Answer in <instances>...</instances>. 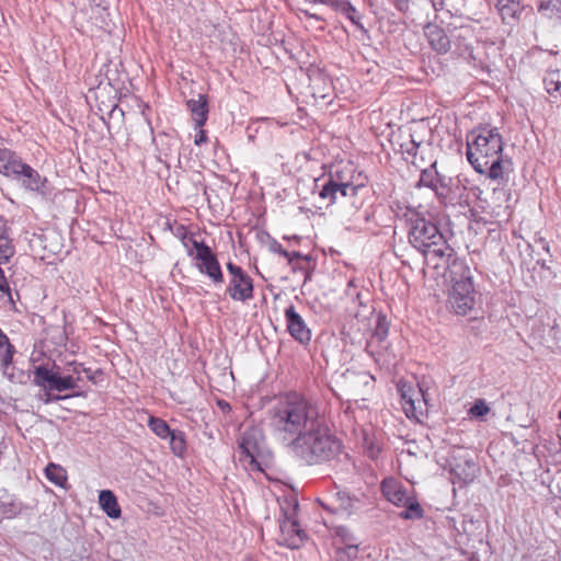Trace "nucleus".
I'll return each mask as SVG.
<instances>
[{"label":"nucleus","instance_id":"nucleus-12","mask_svg":"<svg viewBox=\"0 0 561 561\" xmlns=\"http://www.w3.org/2000/svg\"><path fill=\"white\" fill-rule=\"evenodd\" d=\"M285 318L287 322L288 332L294 339H296L300 343H306L310 341V330L306 327L305 321L297 313L294 306H290L285 310Z\"/></svg>","mask_w":561,"mask_h":561},{"label":"nucleus","instance_id":"nucleus-44","mask_svg":"<svg viewBox=\"0 0 561 561\" xmlns=\"http://www.w3.org/2000/svg\"><path fill=\"white\" fill-rule=\"evenodd\" d=\"M192 244L194 249L196 250V260L201 257V253L203 252V249L205 250H211L207 244H205L202 241L192 240Z\"/></svg>","mask_w":561,"mask_h":561},{"label":"nucleus","instance_id":"nucleus-29","mask_svg":"<svg viewBox=\"0 0 561 561\" xmlns=\"http://www.w3.org/2000/svg\"><path fill=\"white\" fill-rule=\"evenodd\" d=\"M345 382L350 386L357 387L359 385H369L374 380L373 376L367 371H353L347 369L343 374Z\"/></svg>","mask_w":561,"mask_h":561},{"label":"nucleus","instance_id":"nucleus-26","mask_svg":"<svg viewBox=\"0 0 561 561\" xmlns=\"http://www.w3.org/2000/svg\"><path fill=\"white\" fill-rule=\"evenodd\" d=\"M15 350L0 329V367L3 371L11 365Z\"/></svg>","mask_w":561,"mask_h":561},{"label":"nucleus","instance_id":"nucleus-43","mask_svg":"<svg viewBox=\"0 0 561 561\" xmlns=\"http://www.w3.org/2000/svg\"><path fill=\"white\" fill-rule=\"evenodd\" d=\"M337 536H339V537H341V539H342V541H343L344 546H346V543H347V542H355V540H354V538H353L352 534H350V533L347 531V529H345V528H342V527H341V528H339V529H337Z\"/></svg>","mask_w":561,"mask_h":561},{"label":"nucleus","instance_id":"nucleus-54","mask_svg":"<svg viewBox=\"0 0 561 561\" xmlns=\"http://www.w3.org/2000/svg\"><path fill=\"white\" fill-rule=\"evenodd\" d=\"M5 279L3 271L0 268V282Z\"/></svg>","mask_w":561,"mask_h":561},{"label":"nucleus","instance_id":"nucleus-16","mask_svg":"<svg viewBox=\"0 0 561 561\" xmlns=\"http://www.w3.org/2000/svg\"><path fill=\"white\" fill-rule=\"evenodd\" d=\"M510 202V193L504 187H494L491 195L486 199L488 208L496 218L507 216Z\"/></svg>","mask_w":561,"mask_h":561},{"label":"nucleus","instance_id":"nucleus-15","mask_svg":"<svg viewBox=\"0 0 561 561\" xmlns=\"http://www.w3.org/2000/svg\"><path fill=\"white\" fill-rule=\"evenodd\" d=\"M401 392V398L403 400V410L408 417H416L417 409L421 404V397L424 403H426V398L423 390L420 388L417 391H414L411 387H407L405 383L401 385L399 388Z\"/></svg>","mask_w":561,"mask_h":561},{"label":"nucleus","instance_id":"nucleus-19","mask_svg":"<svg viewBox=\"0 0 561 561\" xmlns=\"http://www.w3.org/2000/svg\"><path fill=\"white\" fill-rule=\"evenodd\" d=\"M187 107L192 113L195 126L201 128L205 125L208 115L207 98L204 94H198V99H191L187 101Z\"/></svg>","mask_w":561,"mask_h":561},{"label":"nucleus","instance_id":"nucleus-35","mask_svg":"<svg viewBox=\"0 0 561 561\" xmlns=\"http://www.w3.org/2000/svg\"><path fill=\"white\" fill-rule=\"evenodd\" d=\"M22 511V504L14 500L10 502H0V515L5 518H13Z\"/></svg>","mask_w":561,"mask_h":561},{"label":"nucleus","instance_id":"nucleus-46","mask_svg":"<svg viewBox=\"0 0 561 561\" xmlns=\"http://www.w3.org/2000/svg\"><path fill=\"white\" fill-rule=\"evenodd\" d=\"M206 140H207L206 133L201 127L198 133L195 136V145L199 146V145L206 142Z\"/></svg>","mask_w":561,"mask_h":561},{"label":"nucleus","instance_id":"nucleus-40","mask_svg":"<svg viewBox=\"0 0 561 561\" xmlns=\"http://www.w3.org/2000/svg\"><path fill=\"white\" fill-rule=\"evenodd\" d=\"M336 496L341 501L340 507L343 510H348L352 507V499L345 492H337Z\"/></svg>","mask_w":561,"mask_h":561},{"label":"nucleus","instance_id":"nucleus-51","mask_svg":"<svg viewBox=\"0 0 561 561\" xmlns=\"http://www.w3.org/2000/svg\"><path fill=\"white\" fill-rule=\"evenodd\" d=\"M65 398H66V397H60V396H55V397H53V398H49V397H48V398L45 400V402L57 401V400L65 399Z\"/></svg>","mask_w":561,"mask_h":561},{"label":"nucleus","instance_id":"nucleus-39","mask_svg":"<svg viewBox=\"0 0 561 561\" xmlns=\"http://www.w3.org/2000/svg\"><path fill=\"white\" fill-rule=\"evenodd\" d=\"M560 0H538V10L543 13L558 11Z\"/></svg>","mask_w":561,"mask_h":561},{"label":"nucleus","instance_id":"nucleus-36","mask_svg":"<svg viewBox=\"0 0 561 561\" xmlns=\"http://www.w3.org/2000/svg\"><path fill=\"white\" fill-rule=\"evenodd\" d=\"M363 448L370 459H376L380 454L379 444L376 443L375 439L370 437L366 432H364Z\"/></svg>","mask_w":561,"mask_h":561},{"label":"nucleus","instance_id":"nucleus-48","mask_svg":"<svg viewBox=\"0 0 561 561\" xmlns=\"http://www.w3.org/2000/svg\"><path fill=\"white\" fill-rule=\"evenodd\" d=\"M301 13H304V14H305L307 18H309V19H314V20H317V21H324V19H323V18H321V16H320V15H318L317 13H312V12H310V11H309V10H307V9L301 10Z\"/></svg>","mask_w":561,"mask_h":561},{"label":"nucleus","instance_id":"nucleus-52","mask_svg":"<svg viewBox=\"0 0 561 561\" xmlns=\"http://www.w3.org/2000/svg\"><path fill=\"white\" fill-rule=\"evenodd\" d=\"M290 253H291V261H293L294 259H299V257H301V254H300L299 252H290Z\"/></svg>","mask_w":561,"mask_h":561},{"label":"nucleus","instance_id":"nucleus-18","mask_svg":"<svg viewBox=\"0 0 561 561\" xmlns=\"http://www.w3.org/2000/svg\"><path fill=\"white\" fill-rule=\"evenodd\" d=\"M431 47L438 54H445L450 48V41L445 31L435 24H427L424 28Z\"/></svg>","mask_w":561,"mask_h":561},{"label":"nucleus","instance_id":"nucleus-49","mask_svg":"<svg viewBox=\"0 0 561 561\" xmlns=\"http://www.w3.org/2000/svg\"><path fill=\"white\" fill-rule=\"evenodd\" d=\"M379 329L377 331V334L380 335V339H382L383 335L387 334V330L379 323Z\"/></svg>","mask_w":561,"mask_h":561},{"label":"nucleus","instance_id":"nucleus-24","mask_svg":"<svg viewBox=\"0 0 561 561\" xmlns=\"http://www.w3.org/2000/svg\"><path fill=\"white\" fill-rule=\"evenodd\" d=\"M543 84L552 103L561 101V73L559 70L549 71L543 78Z\"/></svg>","mask_w":561,"mask_h":561},{"label":"nucleus","instance_id":"nucleus-56","mask_svg":"<svg viewBox=\"0 0 561 561\" xmlns=\"http://www.w3.org/2000/svg\"><path fill=\"white\" fill-rule=\"evenodd\" d=\"M408 453H409L410 455H415V453L413 451V448L408 449Z\"/></svg>","mask_w":561,"mask_h":561},{"label":"nucleus","instance_id":"nucleus-42","mask_svg":"<svg viewBox=\"0 0 561 561\" xmlns=\"http://www.w3.org/2000/svg\"><path fill=\"white\" fill-rule=\"evenodd\" d=\"M310 2L325 4L337 11L343 0H310Z\"/></svg>","mask_w":561,"mask_h":561},{"label":"nucleus","instance_id":"nucleus-41","mask_svg":"<svg viewBox=\"0 0 561 561\" xmlns=\"http://www.w3.org/2000/svg\"><path fill=\"white\" fill-rule=\"evenodd\" d=\"M271 250L273 252H276V253H279L280 255H283L284 257H286L288 260L289 263H291V253L288 252L287 250L283 249L282 244H279L278 242H274L272 245H271Z\"/></svg>","mask_w":561,"mask_h":561},{"label":"nucleus","instance_id":"nucleus-11","mask_svg":"<svg viewBox=\"0 0 561 561\" xmlns=\"http://www.w3.org/2000/svg\"><path fill=\"white\" fill-rule=\"evenodd\" d=\"M435 164L436 162L431 165V169L422 170L419 186L430 187L438 198L446 199L449 197V188L447 187L446 180L436 172Z\"/></svg>","mask_w":561,"mask_h":561},{"label":"nucleus","instance_id":"nucleus-9","mask_svg":"<svg viewBox=\"0 0 561 561\" xmlns=\"http://www.w3.org/2000/svg\"><path fill=\"white\" fill-rule=\"evenodd\" d=\"M448 302L457 314H467L474 306V288L471 276L463 273L459 279L453 278Z\"/></svg>","mask_w":561,"mask_h":561},{"label":"nucleus","instance_id":"nucleus-34","mask_svg":"<svg viewBox=\"0 0 561 561\" xmlns=\"http://www.w3.org/2000/svg\"><path fill=\"white\" fill-rule=\"evenodd\" d=\"M149 426L152 430V432L161 438L169 437V435L173 432L169 427L168 423L161 419L150 417Z\"/></svg>","mask_w":561,"mask_h":561},{"label":"nucleus","instance_id":"nucleus-20","mask_svg":"<svg viewBox=\"0 0 561 561\" xmlns=\"http://www.w3.org/2000/svg\"><path fill=\"white\" fill-rule=\"evenodd\" d=\"M354 188H357L354 196L345 192V195H339V201L336 202L345 208L346 215L355 214L364 204L363 193L366 192V187L363 184H357Z\"/></svg>","mask_w":561,"mask_h":561},{"label":"nucleus","instance_id":"nucleus-30","mask_svg":"<svg viewBox=\"0 0 561 561\" xmlns=\"http://www.w3.org/2000/svg\"><path fill=\"white\" fill-rule=\"evenodd\" d=\"M420 147L421 142L415 141L412 138V135H409V139L400 145V149L405 161L416 165V154Z\"/></svg>","mask_w":561,"mask_h":561},{"label":"nucleus","instance_id":"nucleus-50","mask_svg":"<svg viewBox=\"0 0 561 561\" xmlns=\"http://www.w3.org/2000/svg\"><path fill=\"white\" fill-rule=\"evenodd\" d=\"M433 7L435 10H438V8H442V0H432Z\"/></svg>","mask_w":561,"mask_h":561},{"label":"nucleus","instance_id":"nucleus-3","mask_svg":"<svg viewBox=\"0 0 561 561\" xmlns=\"http://www.w3.org/2000/svg\"><path fill=\"white\" fill-rule=\"evenodd\" d=\"M409 241L423 253L425 260L433 262L435 267L449 266L453 260V274L456 273V267L463 268V265L454 257V249L432 221L425 218L414 219L411 224Z\"/></svg>","mask_w":561,"mask_h":561},{"label":"nucleus","instance_id":"nucleus-2","mask_svg":"<svg viewBox=\"0 0 561 561\" xmlns=\"http://www.w3.org/2000/svg\"><path fill=\"white\" fill-rule=\"evenodd\" d=\"M502 151V136L495 128H482L477 135L472 133L471 141L468 139V161L477 172L499 184L506 183L513 172L512 160L504 158Z\"/></svg>","mask_w":561,"mask_h":561},{"label":"nucleus","instance_id":"nucleus-7","mask_svg":"<svg viewBox=\"0 0 561 561\" xmlns=\"http://www.w3.org/2000/svg\"><path fill=\"white\" fill-rule=\"evenodd\" d=\"M239 460L250 469H261L260 458L264 454L263 431L256 426L247 427L238 438Z\"/></svg>","mask_w":561,"mask_h":561},{"label":"nucleus","instance_id":"nucleus-32","mask_svg":"<svg viewBox=\"0 0 561 561\" xmlns=\"http://www.w3.org/2000/svg\"><path fill=\"white\" fill-rule=\"evenodd\" d=\"M337 11L345 15L358 28L364 30L360 23V14L348 1L343 0Z\"/></svg>","mask_w":561,"mask_h":561},{"label":"nucleus","instance_id":"nucleus-38","mask_svg":"<svg viewBox=\"0 0 561 561\" xmlns=\"http://www.w3.org/2000/svg\"><path fill=\"white\" fill-rule=\"evenodd\" d=\"M490 408L486 405L484 400H477L474 404L470 408L469 414L474 417H482L488 414Z\"/></svg>","mask_w":561,"mask_h":561},{"label":"nucleus","instance_id":"nucleus-13","mask_svg":"<svg viewBox=\"0 0 561 561\" xmlns=\"http://www.w3.org/2000/svg\"><path fill=\"white\" fill-rule=\"evenodd\" d=\"M197 267L201 273L206 274L214 283L221 284L224 275L216 255L211 250L203 249Z\"/></svg>","mask_w":561,"mask_h":561},{"label":"nucleus","instance_id":"nucleus-6","mask_svg":"<svg viewBox=\"0 0 561 561\" xmlns=\"http://www.w3.org/2000/svg\"><path fill=\"white\" fill-rule=\"evenodd\" d=\"M280 508L279 541L291 549H296L302 543L306 536L297 520L298 501L296 499H286Z\"/></svg>","mask_w":561,"mask_h":561},{"label":"nucleus","instance_id":"nucleus-21","mask_svg":"<svg viewBox=\"0 0 561 561\" xmlns=\"http://www.w3.org/2000/svg\"><path fill=\"white\" fill-rule=\"evenodd\" d=\"M478 472L479 467L472 459L465 458L462 463L451 465V473L465 483L473 481Z\"/></svg>","mask_w":561,"mask_h":561},{"label":"nucleus","instance_id":"nucleus-33","mask_svg":"<svg viewBox=\"0 0 561 561\" xmlns=\"http://www.w3.org/2000/svg\"><path fill=\"white\" fill-rule=\"evenodd\" d=\"M170 447L176 456H182L186 449L184 434L181 431H174L169 435Z\"/></svg>","mask_w":561,"mask_h":561},{"label":"nucleus","instance_id":"nucleus-25","mask_svg":"<svg viewBox=\"0 0 561 561\" xmlns=\"http://www.w3.org/2000/svg\"><path fill=\"white\" fill-rule=\"evenodd\" d=\"M14 254V247L8 234V227L0 216V260L7 262Z\"/></svg>","mask_w":561,"mask_h":561},{"label":"nucleus","instance_id":"nucleus-22","mask_svg":"<svg viewBox=\"0 0 561 561\" xmlns=\"http://www.w3.org/2000/svg\"><path fill=\"white\" fill-rule=\"evenodd\" d=\"M99 504L103 512L111 518H118L122 514L117 499L110 490H102L100 492Z\"/></svg>","mask_w":561,"mask_h":561},{"label":"nucleus","instance_id":"nucleus-1","mask_svg":"<svg viewBox=\"0 0 561 561\" xmlns=\"http://www.w3.org/2000/svg\"><path fill=\"white\" fill-rule=\"evenodd\" d=\"M320 421L317 407L297 392L280 397L272 409V425L282 442L288 446L299 445L306 433Z\"/></svg>","mask_w":561,"mask_h":561},{"label":"nucleus","instance_id":"nucleus-47","mask_svg":"<svg viewBox=\"0 0 561 561\" xmlns=\"http://www.w3.org/2000/svg\"><path fill=\"white\" fill-rule=\"evenodd\" d=\"M394 3L396 7L402 12L409 8V0H394Z\"/></svg>","mask_w":561,"mask_h":561},{"label":"nucleus","instance_id":"nucleus-17","mask_svg":"<svg viewBox=\"0 0 561 561\" xmlns=\"http://www.w3.org/2000/svg\"><path fill=\"white\" fill-rule=\"evenodd\" d=\"M381 491L383 496L397 506L405 505L411 496L402 484L394 479H385L381 483Z\"/></svg>","mask_w":561,"mask_h":561},{"label":"nucleus","instance_id":"nucleus-8","mask_svg":"<svg viewBox=\"0 0 561 561\" xmlns=\"http://www.w3.org/2000/svg\"><path fill=\"white\" fill-rule=\"evenodd\" d=\"M81 371L85 373L88 378H92L90 375L91 370L82 368L81 365H75L72 368V373L78 375L77 378H75L73 375L61 376L45 366H37L34 370V383L49 391L56 390L62 392L73 390L78 387Z\"/></svg>","mask_w":561,"mask_h":561},{"label":"nucleus","instance_id":"nucleus-10","mask_svg":"<svg viewBox=\"0 0 561 561\" xmlns=\"http://www.w3.org/2000/svg\"><path fill=\"white\" fill-rule=\"evenodd\" d=\"M227 270L232 278L227 288L230 298L239 301H247L253 297L252 278L238 265L229 262Z\"/></svg>","mask_w":561,"mask_h":561},{"label":"nucleus","instance_id":"nucleus-55","mask_svg":"<svg viewBox=\"0 0 561 561\" xmlns=\"http://www.w3.org/2000/svg\"><path fill=\"white\" fill-rule=\"evenodd\" d=\"M408 453H409L410 455H415V453L413 451V448L408 449Z\"/></svg>","mask_w":561,"mask_h":561},{"label":"nucleus","instance_id":"nucleus-45","mask_svg":"<svg viewBox=\"0 0 561 561\" xmlns=\"http://www.w3.org/2000/svg\"><path fill=\"white\" fill-rule=\"evenodd\" d=\"M3 295H7L9 297V299L12 300L10 286H9L7 279H2L0 282V297Z\"/></svg>","mask_w":561,"mask_h":561},{"label":"nucleus","instance_id":"nucleus-53","mask_svg":"<svg viewBox=\"0 0 561 561\" xmlns=\"http://www.w3.org/2000/svg\"><path fill=\"white\" fill-rule=\"evenodd\" d=\"M219 405L225 409V408H229V404L227 402H219Z\"/></svg>","mask_w":561,"mask_h":561},{"label":"nucleus","instance_id":"nucleus-37","mask_svg":"<svg viewBox=\"0 0 561 561\" xmlns=\"http://www.w3.org/2000/svg\"><path fill=\"white\" fill-rule=\"evenodd\" d=\"M358 545L356 542H347L343 548H337L340 561H352L357 557Z\"/></svg>","mask_w":561,"mask_h":561},{"label":"nucleus","instance_id":"nucleus-28","mask_svg":"<svg viewBox=\"0 0 561 561\" xmlns=\"http://www.w3.org/2000/svg\"><path fill=\"white\" fill-rule=\"evenodd\" d=\"M496 8L503 19L506 21L507 19L515 18L516 14L520 10V1L519 0H497Z\"/></svg>","mask_w":561,"mask_h":561},{"label":"nucleus","instance_id":"nucleus-57","mask_svg":"<svg viewBox=\"0 0 561 561\" xmlns=\"http://www.w3.org/2000/svg\"><path fill=\"white\" fill-rule=\"evenodd\" d=\"M560 417H561V413H560Z\"/></svg>","mask_w":561,"mask_h":561},{"label":"nucleus","instance_id":"nucleus-31","mask_svg":"<svg viewBox=\"0 0 561 561\" xmlns=\"http://www.w3.org/2000/svg\"><path fill=\"white\" fill-rule=\"evenodd\" d=\"M46 478L58 486H64L67 482L66 470L55 463H49L45 469Z\"/></svg>","mask_w":561,"mask_h":561},{"label":"nucleus","instance_id":"nucleus-23","mask_svg":"<svg viewBox=\"0 0 561 561\" xmlns=\"http://www.w3.org/2000/svg\"><path fill=\"white\" fill-rule=\"evenodd\" d=\"M22 160L9 150H0V173L14 179Z\"/></svg>","mask_w":561,"mask_h":561},{"label":"nucleus","instance_id":"nucleus-14","mask_svg":"<svg viewBox=\"0 0 561 561\" xmlns=\"http://www.w3.org/2000/svg\"><path fill=\"white\" fill-rule=\"evenodd\" d=\"M14 179L19 181L23 187L30 191H39L44 187L46 179L33 169L31 165L22 161Z\"/></svg>","mask_w":561,"mask_h":561},{"label":"nucleus","instance_id":"nucleus-27","mask_svg":"<svg viewBox=\"0 0 561 561\" xmlns=\"http://www.w3.org/2000/svg\"><path fill=\"white\" fill-rule=\"evenodd\" d=\"M401 507H404L403 511H401L398 515L402 519H421L424 516V510L417 502V500L414 496H410L407 501L405 505H402Z\"/></svg>","mask_w":561,"mask_h":561},{"label":"nucleus","instance_id":"nucleus-4","mask_svg":"<svg viewBox=\"0 0 561 561\" xmlns=\"http://www.w3.org/2000/svg\"><path fill=\"white\" fill-rule=\"evenodd\" d=\"M291 449L309 465H316L335 458L341 451V443L319 421L312 431L306 433L302 442Z\"/></svg>","mask_w":561,"mask_h":561},{"label":"nucleus","instance_id":"nucleus-5","mask_svg":"<svg viewBox=\"0 0 561 561\" xmlns=\"http://www.w3.org/2000/svg\"><path fill=\"white\" fill-rule=\"evenodd\" d=\"M353 172L352 164L336 165L330 172L328 181L322 185L319 196L327 205L335 204L339 201V195H345L348 192L351 196L356 194L354 186L356 184L352 181L351 173Z\"/></svg>","mask_w":561,"mask_h":561}]
</instances>
